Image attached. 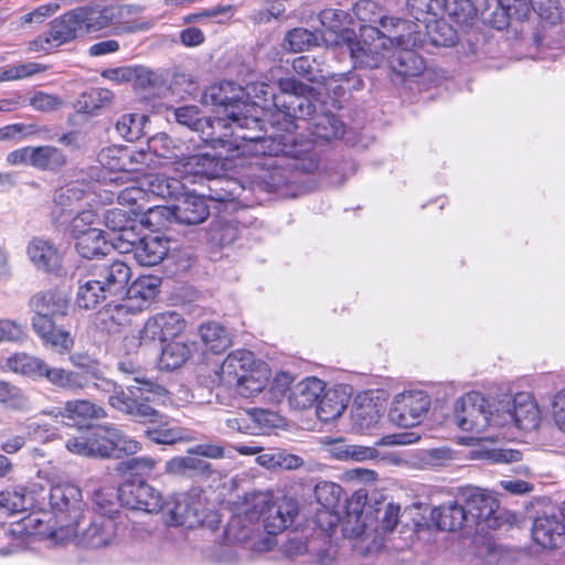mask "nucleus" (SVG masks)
Here are the masks:
<instances>
[{
	"label": "nucleus",
	"instance_id": "obj_27",
	"mask_svg": "<svg viewBox=\"0 0 565 565\" xmlns=\"http://www.w3.org/2000/svg\"><path fill=\"white\" fill-rule=\"evenodd\" d=\"M210 215L209 206L202 195L186 193L168 210V217L182 225L193 226L203 223Z\"/></svg>",
	"mask_w": 565,
	"mask_h": 565
},
{
	"label": "nucleus",
	"instance_id": "obj_19",
	"mask_svg": "<svg viewBox=\"0 0 565 565\" xmlns=\"http://www.w3.org/2000/svg\"><path fill=\"white\" fill-rule=\"evenodd\" d=\"M120 504L132 510H142L149 513L159 512L162 509L163 497L146 481H126L116 494Z\"/></svg>",
	"mask_w": 565,
	"mask_h": 565
},
{
	"label": "nucleus",
	"instance_id": "obj_15",
	"mask_svg": "<svg viewBox=\"0 0 565 565\" xmlns=\"http://www.w3.org/2000/svg\"><path fill=\"white\" fill-rule=\"evenodd\" d=\"M178 124L200 134V139L210 143L214 149L232 151V141L227 139L226 132H218L225 126L222 118H204L200 116L196 106H183L174 110Z\"/></svg>",
	"mask_w": 565,
	"mask_h": 565
},
{
	"label": "nucleus",
	"instance_id": "obj_60",
	"mask_svg": "<svg viewBox=\"0 0 565 565\" xmlns=\"http://www.w3.org/2000/svg\"><path fill=\"white\" fill-rule=\"evenodd\" d=\"M49 131L46 126L38 124L14 122L0 127V141H22L42 137Z\"/></svg>",
	"mask_w": 565,
	"mask_h": 565
},
{
	"label": "nucleus",
	"instance_id": "obj_52",
	"mask_svg": "<svg viewBox=\"0 0 565 565\" xmlns=\"http://www.w3.org/2000/svg\"><path fill=\"white\" fill-rule=\"evenodd\" d=\"M199 333L205 348L215 354L224 352L232 344L230 332L218 322L201 324Z\"/></svg>",
	"mask_w": 565,
	"mask_h": 565
},
{
	"label": "nucleus",
	"instance_id": "obj_42",
	"mask_svg": "<svg viewBox=\"0 0 565 565\" xmlns=\"http://www.w3.org/2000/svg\"><path fill=\"white\" fill-rule=\"evenodd\" d=\"M350 401L344 388H330L322 393L317 402V416L321 422H331L342 415Z\"/></svg>",
	"mask_w": 565,
	"mask_h": 565
},
{
	"label": "nucleus",
	"instance_id": "obj_8",
	"mask_svg": "<svg viewBox=\"0 0 565 565\" xmlns=\"http://www.w3.org/2000/svg\"><path fill=\"white\" fill-rule=\"evenodd\" d=\"M254 143V151L258 156H267L276 158L273 163H268L269 168L262 170L258 174H256L252 181L253 190L260 191L266 193L275 194L279 198H291L297 195V186L296 179L294 174L290 173V170L303 172V173H312L315 172L317 167L311 171H306L299 168L294 167L292 159L285 154H268L262 153L257 149V142Z\"/></svg>",
	"mask_w": 565,
	"mask_h": 565
},
{
	"label": "nucleus",
	"instance_id": "obj_30",
	"mask_svg": "<svg viewBox=\"0 0 565 565\" xmlns=\"http://www.w3.org/2000/svg\"><path fill=\"white\" fill-rule=\"evenodd\" d=\"M31 323L33 331L45 348L58 354L70 353L74 348V338L70 331L57 327L54 320H43Z\"/></svg>",
	"mask_w": 565,
	"mask_h": 565
},
{
	"label": "nucleus",
	"instance_id": "obj_9",
	"mask_svg": "<svg viewBox=\"0 0 565 565\" xmlns=\"http://www.w3.org/2000/svg\"><path fill=\"white\" fill-rule=\"evenodd\" d=\"M494 425L500 428L535 429L541 420V413L534 398L529 393L515 396L503 395L494 401Z\"/></svg>",
	"mask_w": 565,
	"mask_h": 565
},
{
	"label": "nucleus",
	"instance_id": "obj_62",
	"mask_svg": "<svg viewBox=\"0 0 565 565\" xmlns=\"http://www.w3.org/2000/svg\"><path fill=\"white\" fill-rule=\"evenodd\" d=\"M148 117L141 114L121 115L116 122L117 132L128 141L139 140L143 136Z\"/></svg>",
	"mask_w": 565,
	"mask_h": 565
},
{
	"label": "nucleus",
	"instance_id": "obj_39",
	"mask_svg": "<svg viewBox=\"0 0 565 565\" xmlns=\"http://www.w3.org/2000/svg\"><path fill=\"white\" fill-rule=\"evenodd\" d=\"M113 302L96 316V323L108 333H114L119 327L128 324L130 316L138 311L135 303L125 297L118 303Z\"/></svg>",
	"mask_w": 565,
	"mask_h": 565
},
{
	"label": "nucleus",
	"instance_id": "obj_11",
	"mask_svg": "<svg viewBox=\"0 0 565 565\" xmlns=\"http://www.w3.org/2000/svg\"><path fill=\"white\" fill-rule=\"evenodd\" d=\"M458 500L467 514L468 534L484 533L487 529L497 525L494 516L498 501L486 490L476 487H466L458 493Z\"/></svg>",
	"mask_w": 565,
	"mask_h": 565
},
{
	"label": "nucleus",
	"instance_id": "obj_2",
	"mask_svg": "<svg viewBox=\"0 0 565 565\" xmlns=\"http://www.w3.org/2000/svg\"><path fill=\"white\" fill-rule=\"evenodd\" d=\"M297 514V503L290 498L269 501L266 495H258L243 514L231 519L225 539L254 552L270 551L276 544L275 535L292 524Z\"/></svg>",
	"mask_w": 565,
	"mask_h": 565
},
{
	"label": "nucleus",
	"instance_id": "obj_38",
	"mask_svg": "<svg viewBox=\"0 0 565 565\" xmlns=\"http://www.w3.org/2000/svg\"><path fill=\"white\" fill-rule=\"evenodd\" d=\"M324 382L318 377H307L295 384L289 393V405L298 411L311 408L324 392Z\"/></svg>",
	"mask_w": 565,
	"mask_h": 565
},
{
	"label": "nucleus",
	"instance_id": "obj_4",
	"mask_svg": "<svg viewBox=\"0 0 565 565\" xmlns=\"http://www.w3.org/2000/svg\"><path fill=\"white\" fill-rule=\"evenodd\" d=\"M49 503L52 512V524L42 529L43 522L34 516L29 523L39 526L36 533L53 540L55 543H67L76 534V525L84 521L85 502L82 490L72 482H61L51 487Z\"/></svg>",
	"mask_w": 565,
	"mask_h": 565
},
{
	"label": "nucleus",
	"instance_id": "obj_16",
	"mask_svg": "<svg viewBox=\"0 0 565 565\" xmlns=\"http://www.w3.org/2000/svg\"><path fill=\"white\" fill-rule=\"evenodd\" d=\"M430 407L429 396L422 391L403 392L394 396L388 412L393 424L411 428L422 423Z\"/></svg>",
	"mask_w": 565,
	"mask_h": 565
},
{
	"label": "nucleus",
	"instance_id": "obj_6",
	"mask_svg": "<svg viewBox=\"0 0 565 565\" xmlns=\"http://www.w3.org/2000/svg\"><path fill=\"white\" fill-rule=\"evenodd\" d=\"M136 385L126 388L118 386L116 393L108 397V404L114 409L135 417L141 422L154 423L160 413L151 403H166L168 391L160 384L141 376L134 377Z\"/></svg>",
	"mask_w": 565,
	"mask_h": 565
},
{
	"label": "nucleus",
	"instance_id": "obj_50",
	"mask_svg": "<svg viewBox=\"0 0 565 565\" xmlns=\"http://www.w3.org/2000/svg\"><path fill=\"white\" fill-rule=\"evenodd\" d=\"M66 419L74 425H84L92 419H102L106 417V411L88 401V399H73L65 403Z\"/></svg>",
	"mask_w": 565,
	"mask_h": 565
},
{
	"label": "nucleus",
	"instance_id": "obj_43",
	"mask_svg": "<svg viewBox=\"0 0 565 565\" xmlns=\"http://www.w3.org/2000/svg\"><path fill=\"white\" fill-rule=\"evenodd\" d=\"M36 484L29 490L23 486L8 488L0 492V510L7 514L28 511L33 507Z\"/></svg>",
	"mask_w": 565,
	"mask_h": 565
},
{
	"label": "nucleus",
	"instance_id": "obj_53",
	"mask_svg": "<svg viewBox=\"0 0 565 565\" xmlns=\"http://www.w3.org/2000/svg\"><path fill=\"white\" fill-rule=\"evenodd\" d=\"M93 457L110 458L114 456L116 426L104 424L88 430Z\"/></svg>",
	"mask_w": 565,
	"mask_h": 565
},
{
	"label": "nucleus",
	"instance_id": "obj_40",
	"mask_svg": "<svg viewBox=\"0 0 565 565\" xmlns=\"http://www.w3.org/2000/svg\"><path fill=\"white\" fill-rule=\"evenodd\" d=\"M431 520L441 531L455 532L465 530L468 534L467 514L458 500L439 505L431 511Z\"/></svg>",
	"mask_w": 565,
	"mask_h": 565
},
{
	"label": "nucleus",
	"instance_id": "obj_33",
	"mask_svg": "<svg viewBox=\"0 0 565 565\" xmlns=\"http://www.w3.org/2000/svg\"><path fill=\"white\" fill-rule=\"evenodd\" d=\"M143 11V7L139 4H121L111 6L113 12V33H134L138 31H148L153 28L156 21L153 19L147 21H137L135 17Z\"/></svg>",
	"mask_w": 565,
	"mask_h": 565
},
{
	"label": "nucleus",
	"instance_id": "obj_61",
	"mask_svg": "<svg viewBox=\"0 0 565 565\" xmlns=\"http://www.w3.org/2000/svg\"><path fill=\"white\" fill-rule=\"evenodd\" d=\"M191 356V348L188 343L172 341L162 348L159 365L163 370L181 367Z\"/></svg>",
	"mask_w": 565,
	"mask_h": 565
},
{
	"label": "nucleus",
	"instance_id": "obj_1",
	"mask_svg": "<svg viewBox=\"0 0 565 565\" xmlns=\"http://www.w3.org/2000/svg\"><path fill=\"white\" fill-rule=\"evenodd\" d=\"M280 93L276 95L274 88L264 82L248 85L245 96L249 97L252 92L255 97L265 102L273 99L274 109L268 110L263 119L264 131L257 142V149L262 153L279 154L285 153L294 161V167L311 171L318 164V153L311 140L298 138L295 135V118H302L312 114L316 104L310 96V86L295 78H281L278 82Z\"/></svg>",
	"mask_w": 565,
	"mask_h": 565
},
{
	"label": "nucleus",
	"instance_id": "obj_51",
	"mask_svg": "<svg viewBox=\"0 0 565 565\" xmlns=\"http://www.w3.org/2000/svg\"><path fill=\"white\" fill-rule=\"evenodd\" d=\"M149 156L153 153L156 157L164 160L162 166L171 164L177 172L178 162L181 161L184 153L180 147L175 146L173 140L166 134H160L150 138L148 142ZM150 157L147 161L149 162Z\"/></svg>",
	"mask_w": 565,
	"mask_h": 565
},
{
	"label": "nucleus",
	"instance_id": "obj_36",
	"mask_svg": "<svg viewBox=\"0 0 565 565\" xmlns=\"http://www.w3.org/2000/svg\"><path fill=\"white\" fill-rule=\"evenodd\" d=\"M108 298L111 297L92 271L77 280L75 305L79 309L93 310Z\"/></svg>",
	"mask_w": 565,
	"mask_h": 565
},
{
	"label": "nucleus",
	"instance_id": "obj_26",
	"mask_svg": "<svg viewBox=\"0 0 565 565\" xmlns=\"http://www.w3.org/2000/svg\"><path fill=\"white\" fill-rule=\"evenodd\" d=\"M90 271L100 281L110 297L124 296L131 278L130 267L120 259L96 265Z\"/></svg>",
	"mask_w": 565,
	"mask_h": 565
},
{
	"label": "nucleus",
	"instance_id": "obj_22",
	"mask_svg": "<svg viewBox=\"0 0 565 565\" xmlns=\"http://www.w3.org/2000/svg\"><path fill=\"white\" fill-rule=\"evenodd\" d=\"M149 153L129 147L109 146L98 153V162L110 171L142 172L148 167Z\"/></svg>",
	"mask_w": 565,
	"mask_h": 565
},
{
	"label": "nucleus",
	"instance_id": "obj_34",
	"mask_svg": "<svg viewBox=\"0 0 565 565\" xmlns=\"http://www.w3.org/2000/svg\"><path fill=\"white\" fill-rule=\"evenodd\" d=\"M323 450L333 459L340 461H365L375 459L379 451L373 447L348 444L343 439L323 440Z\"/></svg>",
	"mask_w": 565,
	"mask_h": 565
},
{
	"label": "nucleus",
	"instance_id": "obj_44",
	"mask_svg": "<svg viewBox=\"0 0 565 565\" xmlns=\"http://www.w3.org/2000/svg\"><path fill=\"white\" fill-rule=\"evenodd\" d=\"M160 278L156 276H143L128 285L124 292L138 311L146 308L159 294Z\"/></svg>",
	"mask_w": 565,
	"mask_h": 565
},
{
	"label": "nucleus",
	"instance_id": "obj_63",
	"mask_svg": "<svg viewBox=\"0 0 565 565\" xmlns=\"http://www.w3.org/2000/svg\"><path fill=\"white\" fill-rule=\"evenodd\" d=\"M406 8L408 13L424 25L437 17L440 10L439 0H407Z\"/></svg>",
	"mask_w": 565,
	"mask_h": 565
},
{
	"label": "nucleus",
	"instance_id": "obj_56",
	"mask_svg": "<svg viewBox=\"0 0 565 565\" xmlns=\"http://www.w3.org/2000/svg\"><path fill=\"white\" fill-rule=\"evenodd\" d=\"M8 367L14 373H19L31 379L44 377L47 364L40 358L28 353H15L7 361Z\"/></svg>",
	"mask_w": 565,
	"mask_h": 565
},
{
	"label": "nucleus",
	"instance_id": "obj_46",
	"mask_svg": "<svg viewBox=\"0 0 565 565\" xmlns=\"http://www.w3.org/2000/svg\"><path fill=\"white\" fill-rule=\"evenodd\" d=\"M380 418L376 403L367 396H358L351 408L353 428L363 433L374 426Z\"/></svg>",
	"mask_w": 565,
	"mask_h": 565
},
{
	"label": "nucleus",
	"instance_id": "obj_28",
	"mask_svg": "<svg viewBox=\"0 0 565 565\" xmlns=\"http://www.w3.org/2000/svg\"><path fill=\"white\" fill-rule=\"evenodd\" d=\"M494 10L483 12V20L497 30L509 24V19L527 20L534 9L527 0H493Z\"/></svg>",
	"mask_w": 565,
	"mask_h": 565
},
{
	"label": "nucleus",
	"instance_id": "obj_24",
	"mask_svg": "<svg viewBox=\"0 0 565 565\" xmlns=\"http://www.w3.org/2000/svg\"><path fill=\"white\" fill-rule=\"evenodd\" d=\"M29 307L33 312L31 323L43 320H54L56 317L67 315L70 308L68 294L62 289H47L34 294L29 300Z\"/></svg>",
	"mask_w": 565,
	"mask_h": 565
},
{
	"label": "nucleus",
	"instance_id": "obj_32",
	"mask_svg": "<svg viewBox=\"0 0 565 565\" xmlns=\"http://www.w3.org/2000/svg\"><path fill=\"white\" fill-rule=\"evenodd\" d=\"M255 365L253 352L248 350H236L230 353L220 366V383L232 387L244 379L245 374Z\"/></svg>",
	"mask_w": 565,
	"mask_h": 565
},
{
	"label": "nucleus",
	"instance_id": "obj_20",
	"mask_svg": "<svg viewBox=\"0 0 565 565\" xmlns=\"http://www.w3.org/2000/svg\"><path fill=\"white\" fill-rule=\"evenodd\" d=\"M185 328V320L177 311L159 312L150 317L139 330L140 345H150L156 342L163 343L168 339L178 337Z\"/></svg>",
	"mask_w": 565,
	"mask_h": 565
},
{
	"label": "nucleus",
	"instance_id": "obj_57",
	"mask_svg": "<svg viewBox=\"0 0 565 565\" xmlns=\"http://www.w3.org/2000/svg\"><path fill=\"white\" fill-rule=\"evenodd\" d=\"M156 426L146 430V436L153 443L160 445H173L183 441L188 438L184 429L170 425L169 422L163 420L160 414L159 420L153 423Z\"/></svg>",
	"mask_w": 565,
	"mask_h": 565
},
{
	"label": "nucleus",
	"instance_id": "obj_5",
	"mask_svg": "<svg viewBox=\"0 0 565 565\" xmlns=\"http://www.w3.org/2000/svg\"><path fill=\"white\" fill-rule=\"evenodd\" d=\"M341 41L347 45L355 68L374 70L382 65L395 45L409 43L403 32H385L375 25H361L360 38L351 30H343Z\"/></svg>",
	"mask_w": 565,
	"mask_h": 565
},
{
	"label": "nucleus",
	"instance_id": "obj_17",
	"mask_svg": "<svg viewBox=\"0 0 565 565\" xmlns=\"http://www.w3.org/2000/svg\"><path fill=\"white\" fill-rule=\"evenodd\" d=\"M405 30V38L411 41L407 44L395 45L392 55L388 57V64L393 72L402 77H412L420 75L426 68L425 60L418 55L415 49H425V39L420 36L419 30Z\"/></svg>",
	"mask_w": 565,
	"mask_h": 565
},
{
	"label": "nucleus",
	"instance_id": "obj_12",
	"mask_svg": "<svg viewBox=\"0 0 565 565\" xmlns=\"http://www.w3.org/2000/svg\"><path fill=\"white\" fill-rule=\"evenodd\" d=\"M200 507L201 503L194 501L191 497L179 494L167 500L163 499L162 509L159 512L162 513L163 521L169 526H185L189 529L199 525H206L211 529L217 526L220 523L218 515L210 513L205 518Z\"/></svg>",
	"mask_w": 565,
	"mask_h": 565
},
{
	"label": "nucleus",
	"instance_id": "obj_54",
	"mask_svg": "<svg viewBox=\"0 0 565 565\" xmlns=\"http://www.w3.org/2000/svg\"><path fill=\"white\" fill-rule=\"evenodd\" d=\"M85 374L65 370L62 367H51L47 365L44 377L53 385L76 393L87 388Z\"/></svg>",
	"mask_w": 565,
	"mask_h": 565
},
{
	"label": "nucleus",
	"instance_id": "obj_3",
	"mask_svg": "<svg viewBox=\"0 0 565 565\" xmlns=\"http://www.w3.org/2000/svg\"><path fill=\"white\" fill-rule=\"evenodd\" d=\"M245 89L233 82H221L207 87L201 96V103L206 106L223 108L224 120L220 132H226L232 141V150H239L248 140H259L264 131L263 120L258 116L259 107L256 103L248 104L243 100Z\"/></svg>",
	"mask_w": 565,
	"mask_h": 565
},
{
	"label": "nucleus",
	"instance_id": "obj_45",
	"mask_svg": "<svg viewBox=\"0 0 565 565\" xmlns=\"http://www.w3.org/2000/svg\"><path fill=\"white\" fill-rule=\"evenodd\" d=\"M86 192L76 182L61 186L54 194L53 216L61 218L64 214H72L82 206L81 202L85 199Z\"/></svg>",
	"mask_w": 565,
	"mask_h": 565
},
{
	"label": "nucleus",
	"instance_id": "obj_21",
	"mask_svg": "<svg viewBox=\"0 0 565 565\" xmlns=\"http://www.w3.org/2000/svg\"><path fill=\"white\" fill-rule=\"evenodd\" d=\"M353 22L360 21L361 25H375L385 32H404L411 29V22L404 19L385 15L384 9L373 0H359L351 10Z\"/></svg>",
	"mask_w": 565,
	"mask_h": 565
},
{
	"label": "nucleus",
	"instance_id": "obj_35",
	"mask_svg": "<svg viewBox=\"0 0 565 565\" xmlns=\"http://www.w3.org/2000/svg\"><path fill=\"white\" fill-rule=\"evenodd\" d=\"M85 34L96 32L113 33L111 6H85L76 8Z\"/></svg>",
	"mask_w": 565,
	"mask_h": 565
},
{
	"label": "nucleus",
	"instance_id": "obj_18",
	"mask_svg": "<svg viewBox=\"0 0 565 565\" xmlns=\"http://www.w3.org/2000/svg\"><path fill=\"white\" fill-rule=\"evenodd\" d=\"M222 157V151L217 154L184 153L181 161L178 162L177 177L181 181L190 183H201L203 180H218L224 174Z\"/></svg>",
	"mask_w": 565,
	"mask_h": 565
},
{
	"label": "nucleus",
	"instance_id": "obj_55",
	"mask_svg": "<svg viewBox=\"0 0 565 565\" xmlns=\"http://www.w3.org/2000/svg\"><path fill=\"white\" fill-rule=\"evenodd\" d=\"M30 523L0 525V555H10L24 548V534L29 533Z\"/></svg>",
	"mask_w": 565,
	"mask_h": 565
},
{
	"label": "nucleus",
	"instance_id": "obj_58",
	"mask_svg": "<svg viewBox=\"0 0 565 565\" xmlns=\"http://www.w3.org/2000/svg\"><path fill=\"white\" fill-rule=\"evenodd\" d=\"M399 520V507L393 503L387 504L380 524L375 529V535L370 543L366 544L367 553L380 551L384 547V535L391 533L397 525Z\"/></svg>",
	"mask_w": 565,
	"mask_h": 565
},
{
	"label": "nucleus",
	"instance_id": "obj_59",
	"mask_svg": "<svg viewBox=\"0 0 565 565\" xmlns=\"http://www.w3.org/2000/svg\"><path fill=\"white\" fill-rule=\"evenodd\" d=\"M267 382L268 372L266 367L256 366L255 364L252 370L245 374L244 379L232 387L235 388L236 393L241 396L249 398L260 393Z\"/></svg>",
	"mask_w": 565,
	"mask_h": 565
},
{
	"label": "nucleus",
	"instance_id": "obj_41",
	"mask_svg": "<svg viewBox=\"0 0 565 565\" xmlns=\"http://www.w3.org/2000/svg\"><path fill=\"white\" fill-rule=\"evenodd\" d=\"M342 493V487L334 482L322 481L316 486L315 497L322 507V509L319 510L320 522L326 518L328 519V525L339 523L340 518L335 512V509L340 503Z\"/></svg>",
	"mask_w": 565,
	"mask_h": 565
},
{
	"label": "nucleus",
	"instance_id": "obj_31",
	"mask_svg": "<svg viewBox=\"0 0 565 565\" xmlns=\"http://www.w3.org/2000/svg\"><path fill=\"white\" fill-rule=\"evenodd\" d=\"M170 241L158 235H147L131 244V250L137 263L141 266H156L168 255Z\"/></svg>",
	"mask_w": 565,
	"mask_h": 565
},
{
	"label": "nucleus",
	"instance_id": "obj_14",
	"mask_svg": "<svg viewBox=\"0 0 565 565\" xmlns=\"http://www.w3.org/2000/svg\"><path fill=\"white\" fill-rule=\"evenodd\" d=\"M84 35L76 8L54 19L50 29L28 43L32 53H49L52 50Z\"/></svg>",
	"mask_w": 565,
	"mask_h": 565
},
{
	"label": "nucleus",
	"instance_id": "obj_13",
	"mask_svg": "<svg viewBox=\"0 0 565 565\" xmlns=\"http://www.w3.org/2000/svg\"><path fill=\"white\" fill-rule=\"evenodd\" d=\"M281 553L289 558L306 555L316 565H334L338 547L326 535L308 537L303 533H294L280 547Z\"/></svg>",
	"mask_w": 565,
	"mask_h": 565
},
{
	"label": "nucleus",
	"instance_id": "obj_48",
	"mask_svg": "<svg viewBox=\"0 0 565 565\" xmlns=\"http://www.w3.org/2000/svg\"><path fill=\"white\" fill-rule=\"evenodd\" d=\"M137 215L138 212L135 209H130L129 211L109 209L104 213V223L108 230L119 232L120 239L130 243L129 237L134 236Z\"/></svg>",
	"mask_w": 565,
	"mask_h": 565
},
{
	"label": "nucleus",
	"instance_id": "obj_49",
	"mask_svg": "<svg viewBox=\"0 0 565 565\" xmlns=\"http://www.w3.org/2000/svg\"><path fill=\"white\" fill-rule=\"evenodd\" d=\"M67 163L64 151L54 146L33 147L32 168L40 171L58 172Z\"/></svg>",
	"mask_w": 565,
	"mask_h": 565
},
{
	"label": "nucleus",
	"instance_id": "obj_47",
	"mask_svg": "<svg viewBox=\"0 0 565 565\" xmlns=\"http://www.w3.org/2000/svg\"><path fill=\"white\" fill-rule=\"evenodd\" d=\"M75 247L77 253L87 259L106 256L114 250V246L108 243L102 230L88 231L79 235Z\"/></svg>",
	"mask_w": 565,
	"mask_h": 565
},
{
	"label": "nucleus",
	"instance_id": "obj_37",
	"mask_svg": "<svg viewBox=\"0 0 565 565\" xmlns=\"http://www.w3.org/2000/svg\"><path fill=\"white\" fill-rule=\"evenodd\" d=\"M412 30L420 31V36L425 39V47L428 45L449 47L458 41L457 31L444 19L434 18L424 25L412 23Z\"/></svg>",
	"mask_w": 565,
	"mask_h": 565
},
{
	"label": "nucleus",
	"instance_id": "obj_23",
	"mask_svg": "<svg viewBox=\"0 0 565 565\" xmlns=\"http://www.w3.org/2000/svg\"><path fill=\"white\" fill-rule=\"evenodd\" d=\"M307 96H310L312 103L316 104V109L306 117L295 118V125L297 126V120H309L308 129L315 137L322 140L341 138L345 131L344 124L333 113L326 109V106L316 97L312 87Z\"/></svg>",
	"mask_w": 565,
	"mask_h": 565
},
{
	"label": "nucleus",
	"instance_id": "obj_64",
	"mask_svg": "<svg viewBox=\"0 0 565 565\" xmlns=\"http://www.w3.org/2000/svg\"><path fill=\"white\" fill-rule=\"evenodd\" d=\"M0 404L14 411H28L31 407L22 391L7 382H0Z\"/></svg>",
	"mask_w": 565,
	"mask_h": 565
},
{
	"label": "nucleus",
	"instance_id": "obj_10",
	"mask_svg": "<svg viewBox=\"0 0 565 565\" xmlns=\"http://www.w3.org/2000/svg\"><path fill=\"white\" fill-rule=\"evenodd\" d=\"M494 401L479 392H469L455 404L454 419L463 431L480 434L494 425Z\"/></svg>",
	"mask_w": 565,
	"mask_h": 565
},
{
	"label": "nucleus",
	"instance_id": "obj_29",
	"mask_svg": "<svg viewBox=\"0 0 565 565\" xmlns=\"http://www.w3.org/2000/svg\"><path fill=\"white\" fill-rule=\"evenodd\" d=\"M31 264L42 273H56L61 267V255L55 244L44 237H32L26 245Z\"/></svg>",
	"mask_w": 565,
	"mask_h": 565
},
{
	"label": "nucleus",
	"instance_id": "obj_7",
	"mask_svg": "<svg viewBox=\"0 0 565 565\" xmlns=\"http://www.w3.org/2000/svg\"><path fill=\"white\" fill-rule=\"evenodd\" d=\"M94 501L98 511L88 522L84 519L76 525V534L68 542L74 541L82 547L102 548L117 540L124 518L116 509V503L109 501L104 504V494L100 492L95 493Z\"/></svg>",
	"mask_w": 565,
	"mask_h": 565
},
{
	"label": "nucleus",
	"instance_id": "obj_25",
	"mask_svg": "<svg viewBox=\"0 0 565 565\" xmlns=\"http://www.w3.org/2000/svg\"><path fill=\"white\" fill-rule=\"evenodd\" d=\"M532 537L544 548H558L565 544V510L537 516L532 525Z\"/></svg>",
	"mask_w": 565,
	"mask_h": 565
}]
</instances>
